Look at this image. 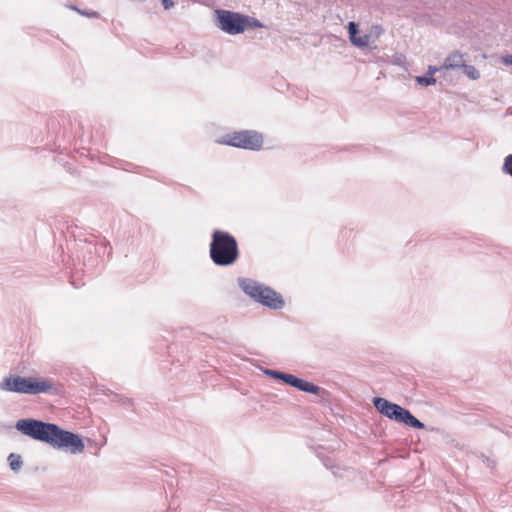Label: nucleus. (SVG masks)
I'll use <instances>...</instances> for the list:
<instances>
[{"instance_id": "1", "label": "nucleus", "mask_w": 512, "mask_h": 512, "mask_svg": "<svg viewBox=\"0 0 512 512\" xmlns=\"http://www.w3.org/2000/svg\"><path fill=\"white\" fill-rule=\"evenodd\" d=\"M16 429L34 440L49 444L55 449H69L73 454L84 450L82 439L72 432L61 429L53 423H46L32 418L20 419Z\"/></svg>"}, {"instance_id": "2", "label": "nucleus", "mask_w": 512, "mask_h": 512, "mask_svg": "<svg viewBox=\"0 0 512 512\" xmlns=\"http://www.w3.org/2000/svg\"><path fill=\"white\" fill-rule=\"evenodd\" d=\"M210 258L218 266H230L239 258L238 243L226 231L214 230L210 243Z\"/></svg>"}, {"instance_id": "3", "label": "nucleus", "mask_w": 512, "mask_h": 512, "mask_svg": "<svg viewBox=\"0 0 512 512\" xmlns=\"http://www.w3.org/2000/svg\"><path fill=\"white\" fill-rule=\"evenodd\" d=\"M0 389L10 392L36 395L53 390V384L47 379L10 376L0 383Z\"/></svg>"}, {"instance_id": "4", "label": "nucleus", "mask_w": 512, "mask_h": 512, "mask_svg": "<svg viewBox=\"0 0 512 512\" xmlns=\"http://www.w3.org/2000/svg\"><path fill=\"white\" fill-rule=\"evenodd\" d=\"M373 404L376 410L385 417L392 419L398 423H404L410 427L423 429L424 424L414 417L409 410L398 404L392 403L385 398L375 397Z\"/></svg>"}, {"instance_id": "5", "label": "nucleus", "mask_w": 512, "mask_h": 512, "mask_svg": "<svg viewBox=\"0 0 512 512\" xmlns=\"http://www.w3.org/2000/svg\"><path fill=\"white\" fill-rule=\"evenodd\" d=\"M242 288L246 294L271 309H280L284 305L280 294L255 281L248 280L243 282Z\"/></svg>"}, {"instance_id": "6", "label": "nucleus", "mask_w": 512, "mask_h": 512, "mask_svg": "<svg viewBox=\"0 0 512 512\" xmlns=\"http://www.w3.org/2000/svg\"><path fill=\"white\" fill-rule=\"evenodd\" d=\"M224 143L238 148L259 150L263 145V137L256 131L245 130L228 134Z\"/></svg>"}, {"instance_id": "7", "label": "nucleus", "mask_w": 512, "mask_h": 512, "mask_svg": "<svg viewBox=\"0 0 512 512\" xmlns=\"http://www.w3.org/2000/svg\"><path fill=\"white\" fill-rule=\"evenodd\" d=\"M218 26L230 35H236L245 31V24L248 19L245 15L227 10H218Z\"/></svg>"}, {"instance_id": "8", "label": "nucleus", "mask_w": 512, "mask_h": 512, "mask_svg": "<svg viewBox=\"0 0 512 512\" xmlns=\"http://www.w3.org/2000/svg\"><path fill=\"white\" fill-rule=\"evenodd\" d=\"M266 374L273 378L281 379L286 384L307 393L317 394L319 396H324L327 394L325 389L315 385L312 382H308L301 378H298L292 374L283 373L276 370H266Z\"/></svg>"}, {"instance_id": "9", "label": "nucleus", "mask_w": 512, "mask_h": 512, "mask_svg": "<svg viewBox=\"0 0 512 512\" xmlns=\"http://www.w3.org/2000/svg\"><path fill=\"white\" fill-rule=\"evenodd\" d=\"M464 64V54L459 51H453L445 58L441 68L443 70H455L458 68H462Z\"/></svg>"}, {"instance_id": "10", "label": "nucleus", "mask_w": 512, "mask_h": 512, "mask_svg": "<svg viewBox=\"0 0 512 512\" xmlns=\"http://www.w3.org/2000/svg\"><path fill=\"white\" fill-rule=\"evenodd\" d=\"M350 41L353 45L357 47H366L369 45L370 36L365 34L362 36H357L358 28L356 23L350 22L348 25Z\"/></svg>"}, {"instance_id": "11", "label": "nucleus", "mask_w": 512, "mask_h": 512, "mask_svg": "<svg viewBox=\"0 0 512 512\" xmlns=\"http://www.w3.org/2000/svg\"><path fill=\"white\" fill-rule=\"evenodd\" d=\"M464 74L471 80H477L480 78L479 71L473 65H467L466 63L462 67Z\"/></svg>"}, {"instance_id": "12", "label": "nucleus", "mask_w": 512, "mask_h": 512, "mask_svg": "<svg viewBox=\"0 0 512 512\" xmlns=\"http://www.w3.org/2000/svg\"><path fill=\"white\" fill-rule=\"evenodd\" d=\"M415 80L422 86H430L436 83V79L428 74L424 76H417Z\"/></svg>"}, {"instance_id": "13", "label": "nucleus", "mask_w": 512, "mask_h": 512, "mask_svg": "<svg viewBox=\"0 0 512 512\" xmlns=\"http://www.w3.org/2000/svg\"><path fill=\"white\" fill-rule=\"evenodd\" d=\"M8 461L11 469L14 471L18 470L22 465L21 457L16 454H10L8 457Z\"/></svg>"}, {"instance_id": "14", "label": "nucleus", "mask_w": 512, "mask_h": 512, "mask_svg": "<svg viewBox=\"0 0 512 512\" xmlns=\"http://www.w3.org/2000/svg\"><path fill=\"white\" fill-rule=\"evenodd\" d=\"M502 170L512 177V154L505 157Z\"/></svg>"}, {"instance_id": "15", "label": "nucleus", "mask_w": 512, "mask_h": 512, "mask_svg": "<svg viewBox=\"0 0 512 512\" xmlns=\"http://www.w3.org/2000/svg\"><path fill=\"white\" fill-rule=\"evenodd\" d=\"M245 18L248 19L247 23L245 24V30L247 28H261L263 27V24L257 20L256 18L245 16Z\"/></svg>"}, {"instance_id": "16", "label": "nucleus", "mask_w": 512, "mask_h": 512, "mask_svg": "<svg viewBox=\"0 0 512 512\" xmlns=\"http://www.w3.org/2000/svg\"><path fill=\"white\" fill-rule=\"evenodd\" d=\"M439 70H442V68H441V67H436V66H432V65H430V66H428V69H427V73H426V74H428V75H430V76L434 77V74H435L436 72H438Z\"/></svg>"}, {"instance_id": "17", "label": "nucleus", "mask_w": 512, "mask_h": 512, "mask_svg": "<svg viewBox=\"0 0 512 512\" xmlns=\"http://www.w3.org/2000/svg\"><path fill=\"white\" fill-rule=\"evenodd\" d=\"M502 62L505 65L512 66V54L502 58Z\"/></svg>"}, {"instance_id": "18", "label": "nucleus", "mask_w": 512, "mask_h": 512, "mask_svg": "<svg viewBox=\"0 0 512 512\" xmlns=\"http://www.w3.org/2000/svg\"><path fill=\"white\" fill-rule=\"evenodd\" d=\"M161 1H162L163 5H164L165 9H169V8H171L174 5L172 0H161Z\"/></svg>"}]
</instances>
